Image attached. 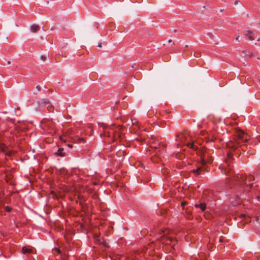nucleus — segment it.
Wrapping results in <instances>:
<instances>
[{
    "label": "nucleus",
    "mask_w": 260,
    "mask_h": 260,
    "mask_svg": "<svg viewBox=\"0 0 260 260\" xmlns=\"http://www.w3.org/2000/svg\"><path fill=\"white\" fill-rule=\"evenodd\" d=\"M202 170V168L201 167H198L196 169H194L192 171L193 173L196 175H199L200 174Z\"/></svg>",
    "instance_id": "nucleus-16"
},
{
    "label": "nucleus",
    "mask_w": 260,
    "mask_h": 260,
    "mask_svg": "<svg viewBox=\"0 0 260 260\" xmlns=\"http://www.w3.org/2000/svg\"><path fill=\"white\" fill-rule=\"evenodd\" d=\"M234 4H235V5H236L237 4H238V1H236L235 2V3H234Z\"/></svg>",
    "instance_id": "nucleus-35"
},
{
    "label": "nucleus",
    "mask_w": 260,
    "mask_h": 260,
    "mask_svg": "<svg viewBox=\"0 0 260 260\" xmlns=\"http://www.w3.org/2000/svg\"><path fill=\"white\" fill-rule=\"evenodd\" d=\"M5 210L7 212H10L12 211V208L9 206H7L5 207Z\"/></svg>",
    "instance_id": "nucleus-22"
},
{
    "label": "nucleus",
    "mask_w": 260,
    "mask_h": 260,
    "mask_svg": "<svg viewBox=\"0 0 260 260\" xmlns=\"http://www.w3.org/2000/svg\"><path fill=\"white\" fill-rule=\"evenodd\" d=\"M194 207L196 208H200L202 211H204L206 209V205L205 203H202L200 204H196Z\"/></svg>",
    "instance_id": "nucleus-9"
},
{
    "label": "nucleus",
    "mask_w": 260,
    "mask_h": 260,
    "mask_svg": "<svg viewBox=\"0 0 260 260\" xmlns=\"http://www.w3.org/2000/svg\"><path fill=\"white\" fill-rule=\"evenodd\" d=\"M98 242L100 244H102L104 247H108V243H107L104 240L103 241H101V240L98 239Z\"/></svg>",
    "instance_id": "nucleus-20"
},
{
    "label": "nucleus",
    "mask_w": 260,
    "mask_h": 260,
    "mask_svg": "<svg viewBox=\"0 0 260 260\" xmlns=\"http://www.w3.org/2000/svg\"><path fill=\"white\" fill-rule=\"evenodd\" d=\"M165 147L166 146L165 144H161L159 142L156 143L155 142H153V141H152V144H151V147L152 148H154L155 150H158L159 152L164 151Z\"/></svg>",
    "instance_id": "nucleus-7"
},
{
    "label": "nucleus",
    "mask_w": 260,
    "mask_h": 260,
    "mask_svg": "<svg viewBox=\"0 0 260 260\" xmlns=\"http://www.w3.org/2000/svg\"><path fill=\"white\" fill-rule=\"evenodd\" d=\"M53 252L54 254H60L61 250L59 248L55 247L52 249Z\"/></svg>",
    "instance_id": "nucleus-19"
},
{
    "label": "nucleus",
    "mask_w": 260,
    "mask_h": 260,
    "mask_svg": "<svg viewBox=\"0 0 260 260\" xmlns=\"http://www.w3.org/2000/svg\"><path fill=\"white\" fill-rule=\"evenodd\" d=\"M60 139L61 140V141H66V140L64 139V136H60Z\"/></svg>",
    "instance_id": "nucleus-28"
},
{
    "label": "nucleus",
    "mask_w": 260,
    "mask_h": 260,
    "mask_svg": "<svg viewBox=\"0 0 260 260\" xmlns=\"http://www.w3.org/2000/svg\"><path fill=\"white\" fill-rule=\"evenodd\" d=\"M40 58L43 61H45L47 58V56L45 55H41Z\"/></svg>",
    "instance_id": "nucleus-24"
},
{
    "label": "nucleus",
    "mask_w": 260,
    "mask_h": 260,
    "mask_svg": "<svg viewBox=\"0 0 260 260\" xmlns=\"http://www.w3.org/2000/svg\"><path fill=\"white\" fill-rule=\"evenodd\" d=\"M46 106H47V110H48V111L49 112H53L54 107H53V105H52L51 103H50V104H48V105H46Z\"/></svg>",
    "instance_id": "nucleus-17"
},
{
    "label": "nucleus",
    "mask_w": 260,
    "mask_h": 260,
    "mask_svg": "<svg viewBox=\"0 0 260 260\" xmlns=\"http://www.w3.org/2000/svg\"><path fill=\"white\" fill-rule=\"evenodd\" d=\"M30 29L31 32L35 33L40 29V27L39 25L34 24L31 26Z\"/></svg>",
    "instance_id": "nucleus-11"
},
{
    "label": "nucleus",
    "mask_w": 260,
    "mask_h": 260,
    "mask_svg": "<svg viewBox=\"0 0 260 260\" xmlns=\"http://www.w3.org/2000/svg\"><path fill=\"white\" fill-rule=\"evenodd\" d=\"M207 134V132L205 131H203L201 132V134L202 136H205Z\"/></svg>",
    "instance_id": "nucleus-25"
},
{
    "label": "nucleus",
    "mask_w": 260,
    "mask_h": 260,
    "mask_svg": "<svg viewBox=\"0 0 260 260\" xmlns=\"http://www.w3.org/2000/svg\"><path fill=\"white\" fill-rule=\"evenodd\" d=\"M166 112H167V113H170V111H167V110L166 111Z\"/></svg>",
    "instance_id": "nucleus-37"
},
{
    "label": "nucleus",
    "mask_w": 260,
    "mask_h": 260,
    "mask_svg": "<svg viewBox=\"0 0 260 260\" xmlns=\"http://www.w3.org/2000/svg\"><path fill=\"white\" fill-rule=\"evenodd\" d=\"M170 230L167 228L157 229L155 240L160 241L162 244H170L174 240L173 236L170 235Z\"/></svg>",
    "instance_id": "nucleus-3"
},
{
    "label": "nucleus",
    "mask_w": 260,
    "mask_h": 260,
    "mask_svg": "<svg viewBox=\"0 0 260 260\" xmlns=\"http://www.w3.org/2000/svg\"><path fill=\"white\" fill-rule=\"evenodd\" d=\"M7 63H8V64H11V61H7Z\"/></svg>",
    "instance_id": "nucleus-34"
},
{
    "label": "nucleus",
    "mask_w": 260,
    "mask_h": 260,
    "mask_svg": "<svg viewBox=\"0 0 260 260\" xmlns=\"http://www.w3.org/2000/svg\"><path fill=\"white\" fill-rule=\"evenodd\" d=\"M42 124L49 130H53L54 128L55 123L52 120L43 119L42 121Z\"/></svg>",
    "instance_id": "nucleus-6"
},
{
    "label": "nucleus",
    "mask_w": 260,
    "mask_h": 260,
    "mask_svg": "<svg viewBox=\"0 0 260 260\" xmlns=\"http://www.w3.org/2000/svg\"><path fill=\"white\" fill-rule=\"evenodd\" d=\"M251 34L252 32L250 31V30L247 31V36H248V38L250 41H253L254 39V38L252 37Z\"/></svg>",
    "instance_id": "nucleus-18"
},
{
    "label": "nucleus",
    "mask_w": 260,
    "mask_h": 260,
    "mask_svg": "<svg viewBox=\"0 0 260 260\" xmlns=\"http://www.w3.org/2000/svg\"><path fill=\"white\" fill-rule=\"evenodd\" d=\"M155 157H151V159H152V161L153 162H158L160 160V158H157V160H155Z\"/></svg>",
    "instance_id": "nucleus-23"
},
{
    "label": "nucleus",
    "mask_w": 260,
    "mask_h": 260,
    "mask_svg": "<svg viewBox=\"0 0 260 260\" xmlns=\"http://www.w3.org/2000/svg\"><path fill=\"white\" fill-rule=\"evenodd\" d=\"M241 217L243 218L244 221L246 222V223H248V222H250V218L248 216H247L246 215H245V214H241L240 215Z\"/></svg>",
    "instance_id": "nucleus-15"
},
{
    "label": "nucleus",
    "mask_w": 260,
    "mask_h": 260,
    "mask_svg": "<svg viewBox=\"0 0 260 260\" xmlns=\"http://www.w3.org/2000/svg\"><path fill=\"white\" fill-rule=\"evenodd\" d=\"M50 102L48 99H42L38 102V105L40 106H44L50 104Z\"/></svg>",
    "instance_id": "nucleus-8"
},
{
    "label": "nucleus",
    "mask_w": 260,
    "mask_h": 260,
    "mask_svg": "<svg viewBox=\"0 0 260 260\" xmlns=\"http://www.w3.org/2000/svg\"><path fill=\"white\" fill-rule=\"evenodd\" d=\"M257 260H260V256H256Z\"/></svg>",
    "instance_id": "nucleus-31"
},
{
    "label": "nucleus",
    "mask_w": 260,
    "mask_h": 260,
    "mask_svg": "<svg viewBox=\"0 0 260 260\" xmlns=\"http://www.w3.org/2000/svg\"><path fill=\"white\" fill-rule=\"evenodd\" d=\"M176 141L177 142L178 147L186 145L187 147L196 151L199 156L200 157L201 162L203 166L207 164H211L213 161V158L211 156L210 150L204 149L203 147H199L196 145V139L190 133L185 132L176 136Z\"/></svg>",
    "instance_id": "nucleus-2"
},
{
    "label": "nucleus",
    "mask_w": 260,
    "mask_h": 260,
    "mask_svg": "<svg viewBox=\"0 0 260 260\" xmlns=\"http://www.w3.org/2000/svg\"><path fill=\"white\" fill-rule=\"evenodd\" d=\"M36 88L39 90V91H40L41 90V87H40V85H37L36 86Z\"/></svg>",
    "instance_id": "nucleus-26"
},
{
    "label": "nucleus",
    "mask_w": 260,
    "mask_h": 260,
    "mask_svg": "<svg viewBox=\"0 0 260 260\" xmlns=\"http://www.w3.org/2000/svg\"><path fill=\"white\" fill-rule=\"evenodd\" d=\"M69 147H72V145L71 144H68V145Z\"/></svg>",
    "instance_id": "nucleus-33"
},
{
    "label": "nucleus",
    "mask_w": 260,
    "mask_h": 260,
    "mask_svg": "<svg viewBox=\"0 0 260 260\" xmlns=\"http://www.w3.org/2000/svg\"><path fill=\"white\" fill-rule=\"evenodd\" d=\"M85 201V199L83 196H79L78 197V200L76 201V202L77 203H79L81 206L83 207Z\"/></svg>",
    "instance_id": "nucleus-10"
},
{
    "label": "nucleus",
    "mask_w": 260,
    "mask_h": 260,
    "mask_svg": "<svg viewBox=\"0 0 260 260\" xmlns=\"http://www.w3.org/2000/svg\"><path fill=\"white\" fill-rule=\"evenodd\" d=\"M192 216L191 214H188V216H187V218L188 219H192Z\"/></svg>",
    "instance_id": "nucleus-27"
},
{
    "label": "nucleus",
    "mask_w": 260,
    "mask_h": 260,
    "mask_svg": "<svg viewBox=\"0 0 260 260\" xmlns=\"http://www.w3.org/2000/svg\"><path fill=\"white\" fill-rule=\"evenodd\" d=\"M258 80L260 81V78L258 79Z\"/></svg>",
    "instance_id": "nucleus-38"
},
{
    "label": "nucleus",
    "mask_w": 260,
    "mask_h": 260,
    "mask_svg": "<svg viewBox=\"0 0 260 260\" xmlns=\"http://www.w3.org/2000/svg\"><path fill=\"white\" fill-rule=\"evenodd\" d=\"M101 46H102L101 43H100V44H99L98 45V47H101Z\"/></svg>",
    "instance_id": "nucleus-36"
},
{
    "label": "nucleus",
    "mask_w": 260,
    "mask_h": 260,
    "mask_svg": "<svg viewBox=\"0 0 260 260\" xmlns=\"http://www.w3.org/2000/svg\"><path fill=\"white\" fill-rule=\"evenodd\" d=\"M0 151L3 153L5 156H11L12 155V151L9 147L4 143L0 142Z\"/></svg>",
    "instance_id": "nucleus-5"
},
{
    "label": "nucleus",
    "mask_w": 260,
    "mask_h": 260,
    "mask_svg": "<svg viewBox=\"0 0 260 260\" xmlns=\"http://www.w3.org/2000/svg\"><path fill=\"white\" fill-rule=\"evenodd\" d=\"M22 252L23 254L32 253V250L26 247L22 248Z\"/></svg>",
    "instance_id": "nucleus-14"
},
{
    "label": "nucleus",
    "mask_w": 260,
    "mask_h": 260,
    "mask_svg": "<svg viewBox=\"0 0 260 260\" xmlns=\"http://www.w3.org/2000/svg\"><path fill=\"white\" fill-rule=\"evenodd\" d=\"M131 123H132V125H137L138 122L136 120H135V119L133 120L132 119H131L130 121H129L128 123H127L126 124V125H129L131 124Z\"/></svg>",
    "instance_id": "nucleus-21"
},
{
    "label": "nucleus",
    "mask_w": 260,
    "mask_h": 260,
    "mask_svg": "<svg viewBox=\"0 0 260 260\" xmlns=\"http://www.w3.org/2000/svg\"><path fill=\"white\" fill-rule=\"evenodd\" d=\"M168 42L171 43V42H172V40L171 39H170V40H169Z\"/></svg>",
    "instance_id": "nucleus-32"
},
{
    "label": "nucleus",
    "mask_w": 260,
    "mask_h": 260,
    "mask_svg": "<svg viewBox=\"0 0 260 260\" xmlns=\"http://www.w3.org/2000/svg\"><path fill=\"white\" fill-rule=\"evenodd\" d=\"M81 134V132L77 129L75 130H69L68 132V135L69 137L72 139V140L77 143H84L86 141L85 139L81 137H80V135Z\"/></svg>",
    "instance_id": "nucleus-4"
},
{
    "label": "nucleus",
    "mask_w": 260,
    "mask_h": 260,
    "mask_svg": "<svg viewBox=\"0 0 260 260\" xmlns=\"http://www.w3.org/2000/svg\"><path fill=\"white\" fill-rule=\"evenodd\" d=\"M239 38V36H237V37H236L235 38L236 40L238 41V40Z\"/></svg>",
    "instance_id": "nucleus-30"
},
{
    "label": "nucleus",
    "mask_w": 260,
    "mask_h": 260,
    "mask_svg": "<svg viewBox=\"0 0 260 260\" xmlns=\"http://www.w3.org/2000/svg\"><path fill=\"white\" fill-rule=\"evenodd\" d=\"M186 204V203L185 202H182L181 203V205L183 207H184L185 205Z\"/></svg>",
    "instance_id": "nucleus-29"
},
{
    "label": "nucleus",
    "mask_w": 260,
    "mask_h": 260,
    "mask_svg": "<svg viewBox=\"0 0 260 260\" xmlns=\"http://www.w3.org/2000/svg\"><path fill=\"white\" fill-rule=\"evenodd\" d=\"M248 137L243 131H237L235 138L226 143V146L229 150L225 159V164L219 167L222 173L229 176L228 178V180L233 182L237 187L235 191L237 199L236 202L233 204L234 206L240 204L242 200L246 198V194L249 192L248 197L256 199L260 202V187L257 184L253 186L254 177L251 175L239 174L233 175L232 172L234 161L233 155L239 157L241 154V151L245 152L247 150L248 147L245 143L247 141Z\"/></svg>",
    "instance_id": "nucleus-1"
},
{
    "label": "nucleus",
    "mask_w": 260,
    "mask_h": 260,
    "mask_svg": "<svg viewBox=\"0 0 260 260\" xmlns=\"http://www.w3.org/2000/svg\"><path fill=\"white\" fill-rule=\"evenodd\" d=\"M55 154L61 157H64L66 155L65 152H63V149L62 148H59Z\"/></svg>",
    "instance_id": "nucleus-12"
},
{
    "label": "nucleus",
    "mask_w": 260,
    "mask_h": 260,
    "mask_svg": "<svg viewBox=\"0 0 260 260\" xmlns=\"http://www.w3.org/2000/svg\"><path fill=\"white\" fill-rule=\"evenodd\" d=\"M204 139L207 143L213 142L215 140V138L212 136L205 137Z\"/></svg>",
    "instance_id": "nucleus-13"
}]
</instances>
